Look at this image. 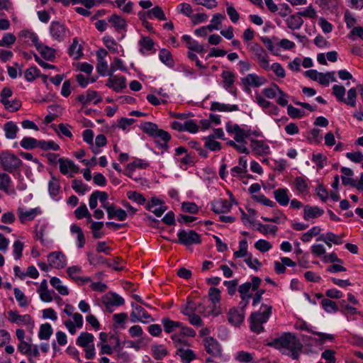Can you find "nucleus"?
Instances as JSON below:
<instances>
[{
  "label": "nucleus",
  "instance_id": "nucleus-13",
  "mask_svg": "<svg viewBox=\"0 0 363 363\" xmlns=\"http://www.w3.org/2000/svg\"><path fill=\"white\" fill-rule=\"evenodd\" d=\"M250 142V147L255 154L264 156L269 153V146L264 141L251 139Z\"/></svg>",
  "mask_w": 363,
  "mask_h": 363
},
{
  "label": "nucleus",
  "instance_id": "nucleus-40",
  "mask_svg": "<svg viewBox=\"0 0 363 363\" xmlns=\"http://www.w3.org/2000/svg\"><path fill=\"white\" fill-rule=\"evenodd\" d=\"M74 215L77 219L86 218L88 222H92L91 216L89 213L86 204H81L75 211Z\"/></svg>",
  "mask_w": 363,
  "mask_h": 363
},
{
  "label": "nucleus",
  "instance_id": "nucleus-23",
  "mask_svg": "<svg viewBox=\"0 0 363 363\" xmlns=\"http://www.w3.org/2000/svg\"><path fill=\"white\" fill-rule=\"evenodd\" d=\"M104 303L106 305V309H109V307L122 306L125 301L121 296L113 293L106 296L104 300Z\"/></svg>",
  "mask_w": 363,
  "mask_h": 363
},
{
  "label": "nucleus",
  "instance_id": "nucleus-26",
  "mask_svg": "<svg viewBox=\"0 0 363 363\" xmlns=\"http://www.w3.org/2000/svg\"><path fill=\"white\" fill-rule=\"evenodd\" d=\"M182 39L188 44V48L191 51H194L198 53H202L205 52L203 45H201L197 41L192 40L190 35H184L182 36Z\"/></svg>",
  "mask_w": 363,
  "mask_h": 363
},
{
  "label": "nucleus",
  "instance_id": "nucleus-35",
  "mask_svg": "<svg viewBox=\"0 0 363 363\" xmlns=\"http://www.w3.org/2000/svg\"><path fill=\"white\" fill-rule=\"evenodd\" d=\"M152 356L156 360H161L168 354L167 349L161 345H153L151 347Z\"/></svg>",
  "mask_w": 363,
  "mask_h": 363
},
{
  "label": "nucleus",
  "instance_id": "nucleus-7",
  "mask_svg": "<svg viewBox=\"0 0 363 363\" xmlns=\"http://www.w3.org/2000/svg\"><path fill=\"white\" fill-rule=\"evenodd\" d=\"M242 84L247 91H250V87H259L267 83L264 77L258 76L256 74H248L241 79Z\"/></svg>",
  "mask_w": 363,
  "mask_h": 363
},
{
  "label": "nucleus",
  "instance_id": "nucleus-2",
  "mask_svg": "<svg viewBox=\"0 0 363 363\" xmlns=\"http://www.w3.org/2000/svg\"><path fill=\"white\" fill-rule=\"evenodd\" d=\"M260 309L262 311L252 313L250 316V330L257 334L264 331V327L262 325L266 323L271 316L272 313V306L262 304Z\"/></svg>",
  "mask_w": 363,
  "mask_h": 363
},
{
  "label": "nucleus",
  "instance_id": "nucleus-46",
  "mask_svg": "<svg viewBox=\"0 0 363 363\" xmlns=\"http://www.w3.org/2000/svg\"><path fill=\"white\" fill-rule=\"evenodd\" d=\"M50 284L55 289H56L60 294L63 296L69 294L68 289L65 286L62 285V281L59 278L53 277L50 279Z\"/></svg>",
  "mask_w": 363,
  "mask_h": 363
},
{
  "label": "nucleus",
  "instance_id": "nucleus-16",
  "mask_svg": "<svg viewBox=\"0 0 363 363\" xmlns=\"http://www.w3.org/2000/svg\"><path fill=\"white\" fill-rule=\"evenodd\" d=\"M131 306L133 308L132 313H130L132 322L135 323L137 321H140L142 319L147 320L151 318L150 315H149L142 306L133 303H131Z\"/></svg>",
  "mask_w": 363,
  "mask_h": 363
},
{
  "label": "nucleus",
  "instance_id": "nucleus-15",
  "mask_svg": "<svg viewBox=\"0 0 363 363\" xmlns=\"http://www.w3.org/2000/svg\"><path fill=\"white\" fill-rule=\"evenodd\" d=\"M231 208L232 204L227 199H219L211 203V209L217 214L228 213Z\"/></svg>",
  "mask_w": 363,
  "mask_h": 363
},
{
  "label": "nucleus",
  "instance_id": "nucleus-10",
  "mask_svg": "<svg viewBox=\"0 0 363 363\" xmlns=\"http://www.w3.org/2000/svg\"><path fill=\"white\" fill-rule=\"evenodd\" d=\"M203 345L207 353L218 357L221 354V348L218 342L212 337H206L203 340Z\"/></svg>",
  "mask_w": 363,
  "mask_h": 363
},
{
  "label": "nucleus",
  "instance_id": "nucleus-63",
  "mask_svg": "<svg viewBox=\"0 0 363 363\" xmlns=\"http://www.w3.org/2000/svg\"><path fill=\"white\" fill-rule=\"evenodd\" d=\"M38 147L43 150H52L57 151L60 150L59 145L51 140H39Z\"/></svg>",
  "mask_w": 363,
  "mask_h": 363
},
{
  "label": "nucleus",
  "instance_id": "nucleus-45",
  "mask_svg": "<svg viewBox=\"0 0 363 363\" xmlns=\"http://www.w3.org/2000/svg\"><path fill=\"white\" fill-rule=\"evenodd\" d=\"M82 271V269L79 266H72L67 269V272L69 275V277L74 279V281H79L81 280L83 282H86L90 281V278L86 277L85 279L80 278L77 274L80 273Z\"/></svg>",
  "mask_w": 363,
  "mask_h": 363
},
{
  "label": "nucleus",
  "instance_id": "nucleus-37",
  "mask_svg": "<svg viewBox=\"0 0 363 363\" xmlns=\"http://www.w3.org/2000/svg\"><path fill=\"white\" fill-rule=\"evenodd\" d=\"M52 328L50 323L42 324L38 332V337L40 340H48L52 334Z\"/></svg>",
  "mask_w": 363,
  "mask_h": 363
},
{
  "label": "nucleus",
  "instance_id": "nucleus-33",
  "mask_svg": "<svg viewBox=\"0 0 363 363\" xmlns=\"http://www.w3.org/2000/svg\"><path fill=\"white\" fill-rule=\"evenodd\" d=\"M211 111H235L238 110V105H229L220 104L219 102H212L211 104Z\"/></svg>",
  "mask_w": 363,
  "mask_h": 363
},
{
  "label": "nucleus",
  "instance_id": "nucleus-56",
  "mask_svg": "<svg viewBox=\"0 0 363 363\" xmlns=\"http://www.w3.org/2000/svg\"><path fill=\"white\" fill-rule=\"evenodd\" d=\"M38 51L40 52L43 57L47 60L52 61L55 59V50L50 47L43 46L40 44V48Z\"/></svg>",
  "mask_w": 363,
  "mask_h": 363
},
{
  "label": "nucleus",
  "instance_id": "nucleus-53",
  "mask_svg": "<svg viewBox=\"0 0 363 363\" xmlns=\"http://www.w3.org/2000/svg\"><path fill=\"white\" fill-rule=\"evenodd\" d=\"M321 304L322 307L327 313H335L339 310L336 303L328 298H323Z\"/></svg>",
  "mask_w": 363,
  "mask_h": 363
},
{
  "label": "nucleus",
  "instance_id": "nucleus-22",
  "mask_svg": "<svg viewBox=\"0 0 363 363\" xmlns=\"http://www.w3.org/2000/svg\"><path fill=\"white\" fill-rule=\"evenodd\" d=\"M149 166V163L141 159H137L133 162L128 164L126 167V172L125 173L128 177H131L132 173L135 170L136 168L138 169H146Z\"/></svg>",
  "mask_w": 363,
  "mask_h": 363
},
{
  "label": "nucleus",
  "instance_id": "nucleus-24",
  "mask_svg": "<svg viewBox=\"0 0 363 363\" xmlns=\"http://www.w3.org/2000/svg\"><path fill=\"white\" fill-rule=\"evenodd\" d=\"M286 23L289 28L291 30H298L302 26L303 20L298 14V12H297L287 18Z\"/></svg>",
  "mask_w": 363,
  "mask_h": 363
},
{
  "label": "nucleus",
  "instance_id": "nucleus-51",
  "mask_svg": "<svg viewBox=\"0 0 363 363\" xmlns=\"http://www.w3.org/2000/svg\"><path fill=\"white\" fill-rule=\"evenodd\" d=\"M60 190V185L58 179L55 177H52L48 183L49 194L52 197L57 196Z\"/></svg>",
  "mask_w": 363,
  "mask_h": 363
},
{
  "label": "nucleus",
  "instance_id": "nucleus-3",
  "mask_svg": "<svg viewBox=\"0 0 363 363\" xmlns=\"http://www.w3.org/2000/svg\"><path fill=\"white\" fill-rule=\"evenodd\" d=\"M249 50L253 53L254 60L259 64L260 67L265 70H269V57L263 48L258 43H251L249 45Z\"/></svg>",
  "mask_w": 363,
  "mask_h": 363
},
{
  "label": "nucleus",
  "instance_id": "nucleus-9",
  "mask_svg": "<svg viewBox=\"0 0 363 363\" xmlns=\"http://www.w3.org/2000/svg\"><path fill=\"white\" fill-rule=\"evenodd\" d=\"M18 216L21 223L33 220L36 216L41 213V209L39 207L26 210L23 208H18L17 210Z\"/></svg>",
  "mask_w": 363,
  "mask_h": 363
},
{
  "label": "nucleus",
  "instance_id": "nucleus-50",
  "mask_svg": "<svg viewBox=\"0 0 363 363\" xmlns=\"http://www.w3.org/2000/svg\"><path fill=\"white\" fill-rule=\"evenodd\" d=\"M90 223V228L91 230L93 238L95 239L101 238L104 235V233L100 232V230L104 227V222H96L92 220V222Z\"/></svg>",
  "mask_w": 363,
  "mask_h": 363
},
{
  "label": "nucleus",
  "instance_id": "nucleus-61",
  "mask_svg": "<svg viewBox=\"0 0 363 363\" xmlns=\"http://www.w3.org/2000/svg\"><path fill=\"white\" fill-rule=\"evenodd\" d=\"M2 104L7 110L11 112L18 111L21 106V102L17 99L11 101L9 100H4Z\"/></svg>",
  "mask_w": 363,
  "mask_h": 363
},
{
  "label": "nucleus",
  "instance_id": "nucleus-54",
  "mask_svg": "<svg viewBox=\"0 0 363 363\" xmlns=\"http://www.w3.org/2000/svg\"><path fill=\"white\" fill-rule=\"evenodd\" d=\"M14 296L18 305L21 307H27L28 306V301L27 297L18 288H14L13 289Z\"/></svg>",
  "mask_w": 363,
  "mask_h": 363
},
{
  "label": "nucleus",
  "instance_id": "nucleus-58",
  "mask_svg": "<svg viewBox=\"0 0 363 363\" xmlns=\"http://www.w3.org/2000/svg\"><path fill=\"white\" fill-rule=\"evenodd\" d=\"M225 18V16L216 13L215 14L211 21V23L208 26V28L210 31H212L213 30H218L219 29V25L221 24V21Z\"/></svg>",
  "mask_w": 363,
  "mask_h": 363
},
{
  "label": "nucleus",
  "instance_id": "nucleus-17",
  "mask_svg": "<svg viewBox=\"0 0 363 363\" xmlns=\"http://www.w3.org/2000/svg\"><path fill=\"white\" fill-rule=\"evenodd\" d=\"M226 130L228 133H234V139L238 143L247 142L244 135V128H241L238 124L232 125L230 123L226 124Z\"/></svg>",
  "mask_w": 363,
  "mask_h": 363
},
{
  "label": "nucleus",
  "instance_id": "nucleus-28",
  "mask_svg": "<svg viewBox=\"0 0 363 363\" xmlns=\"http://www.w3.org/2000/svg\"><path fill=\"white\" fill-rule=\"evenodd\" d=\"M5 136L7 139H14L17 136L18 127L13 121H8L4 125Z\"/></svg>",
  "mask_w": 363,
  "mask_h": 363
},
{
  "label": "nucleus",
  "instance_id": "nucleus-34",
  "mask_svg": "<svg viewBox=\"0 0 363 363\" xmlns=\"http://www.w3.org/2000/svg\"><path fill=\"white\" fill-rule=\"evenodd\" d=\"M298 328L302 330H306V331L311 333L314 335H318L320 337V340H322V341H324L325 340H333V336L332 335L313 331L309 328V326L305 322L301 323L299 324V325L298 326Z\"/></svg>",
  "mask_w": 363,
  "mask_h": 363
},
{
  "label": "nucleus",
  "instance_id": "nucleus-32",
  "mask_svg": "<svg viewBox=\"0 0 363 363\" xmlns=\"http://www.w3.org/2000/svg\"><path fill=\"white\" fill-rule=\"evenodd\" d=\"M68 53L70 56L73 57L74 60H78L82 55L81 45L79 44L77 38L73 39L72 43L69 48Z\"/></svg>",
  "mask_w": 363,
  "mask_h": 363
},
{
  "label": "nucleus",
  "instance_id": "nucleus-12",
  "mask_svg": "<svg viewBox=\"0 0 363 363\" xmlns=\"http://www.w3.org/2000/svg\"><path fill=\"white\" fill-rule=\"evenodd\" d=\"M125 81V77H118L113 74L110 76L106 85L114 91L120 92L126 87Z\"/></svg>",
  "mask_w": 363,
  "mask_h": 363
},
{
  "label": "nucleus",
  "instance_id": "nucleus-1",
  "mask_svg": "<svg viewBox=\"0 0 363 363\" xmlns=\"http://www.w3.org/2000/svg\"><path fill=\"white\" fill-rule=\"evenodd\" d=\"M267 345L279 350L282 354L298 359L303 349L300 340L292 333H284L274 338Z\"/></svg>",
  "mask_w": 363,
  "mask_h": 363
},
{
  "label": "nucleus",
  "instance_id": "nucleus-14",
  "mask_svg": "<svg viewBox=\"0 0 363 363\" xmlns=\"http://www.w3.org/2000/svg\"><path fill=\"white\" fill-rule=\"evenodd\" d=\"M245 311L238 308H233L230 309L228 313V320L233 325L238 326L244 320Z\"/></svg>",
  "mask_w": 363,
  "mask_h": 363
},
{
  "label": "nucleus",
  "instance_id": "nucleus-42",
  "mask_svg": "<svg viewBox=\"0 0 363 363\" xmlns=\"http://www.w3.org/2000/svg\"><path fill=\"white\" fill-rule=\"evenodd\" d=\"M140 128L149 136L154 138L157 131L160 129L158 126L152 122H145L141 124Z\"/></svg>",
  "mask_w": 363,
  "mask_h": 363
},
{
  "label": "nucleus",
  "instance_id": "nucleus-18",
  "mask_svg": "<svg viewBox=\"0 0 363 363\" xmlns=\"http://www.w3.org/2000/svg\"><path fill=\"white\" fill-rule=\"evenodd\" d=\"M58 163L60 164V171L62 174H67L69 170L73 173H77L79 172V167L75 165L74 162L71 160L60 158Z\"/></svg>",
  "mask_w": 363,
  "mask_h": 363
},
{
  "label": "nucleus",
  "instance_id": "nucleus-49",
  "mask_svg": "<svg viewBox=\"0 0 363 363\" xmlns=\"http://www.w3.org/2000/svg\"><path fill=\"white\" fill-rule=\"evenodd\" d=\"M20 35L22 38L30 39L35 46L36 49L38 50H40V43L39 42L38 35L35 33L28 30H24L21 32Z\"/></svg>",
  "mask_w": 363,
  "mask_h": 363
},
{
  "label": "nucleus",
  "instance_id": "nucleus-25",
  "mask_svg": "<svg viewBox=\"0 0 363 363\" xmlns=\"http://www.w3.org/2000/svg\"><path fill=\"white\" fill-rule=\"evenodd\" d=\"M108 219L117 218L119 220L123 221L126 219L127 213L122 208H116V206L113 204L106 211Z\"/></svg>",
  "mask_w": 363,
  "mask_h": 363
},
{
  "label": "nucleus",
  "instance_id": "nucleus-20",
  "mask_svg": "<svg viewBox=\"0 0 363 363\" xmlns=\"http://www.w3.org/2000/svg\"><path fill=\"white\" fill-rule=\"evenodd\" d=\"M288 193L289 190L286 188H279L274 191V199L279 205L283 206L288 205L290 201Z\"/></svg>",
  "mask_w": 363,
  "mask_h": 363
},
{
  "label": "nucleus",
  "instance_id": "nucleus-36",
  "mask_svg": "<svg viewBox=\"0 0 363 363\" xmlns=\"http://www.w3.org/2000/svg\"><path fill=\"white\" fill-rule=\"evenodd\" d=\"M221 77L223 78V87L228 90L230 89L235 82V75L230 71L224 70L222 72Z\"/></svg>",
  "mask_w": 363,
  "mask_h": 363
},
{
  "label": "nucleus",
  "instance_id": "nucleus-64",
  "mask_svg": "<svg viewBox=\"0 0 363 363\" xmlns=\"http://www.w3.org/2000/svg\"><path fill=\"white\" fill-rule=\"evenodd\" d=\"M40 71L36 67H30L25 71V78L28 82L34 81L39 77Z\"/></svg>",
  "mask_w": 363,
  "mask_h": 363
},
{
  "label": "nucleus",
  "instance_id": "nucleus-57",
  "mask_svg": "<svg viewBox=\"0 0 363 363\" xmlns=\"http://www.w3.org/2000/svg\"><path fill=\"white\" fill-rule=\"evenodd\" d=\"M16 38L13 34L6 33L4 35L2 39L0 40V47L10 48L16 42Z\"/></svg>",
  "mask_w": 363,
  "mask_h": 363
},
{
  "label": "nucleus",
  "instance_id": "nucleus-41",
  "mask_svg": "<svg viewBox=\"0 0 363 363\" xmlns=\"http://www.w3.org/2000/svg\"><path fill=\"white\" fill-rule=\"evenodd\" d=\"M70 231L72 233L77 234V241H78L77 246H78V247L79 248L83 247L85 244V237H84V235L83 233L82 228L79 226H78L77 225L73 224L70 227Z\"/></svg>",
  "mask_w": 363,
  "mask_h": 363
},
{
  "label": "nucleus",
  "instance_id": "nucleus-43",
  "mask_svg": "<svg viewBox=\"0 0 363 363\" xmlns=\"http://www.w3.org/2000/svg\"><path fill=\"white\" fill-rule=\"evenodd\" d=\"M203 140H205L204 147L207 149L213 152L219 151L221 149L220 143L216 141L213 136L205 137Z\"/></svg>",
  "mask_w": 363,
  "mask_h": 363
},
{
  "label": "nucleus",
  "instance_id": "nucleus-6",
  "mask_svg": "<svg viewBox=\"0 0 363 363\" xmlns=\"http://www.w3.org/2000/svg\"><path fill=\"white\" fill-rule=\"evenodd\" d=\"M178 242L180 244L189 246L201 243L200 235L194 230L186 231L181 230L178 233Z\"/></svg>",
  "mask_w": 363,
  "mask_h": 363
},
{
  "label": "nucleus",
  "instance_id": "nucleus-47",
  "mask_svg": "<svg viewBox=\"0 0 363 363\" xmlns=\"http://www.w3.org/2000/svg\"><path fill=\"white\" fill-rule=\"evenodd\" d=\"M147 16L149 18L155 17L160 21L166 20V16L162 8L159 6H156L151 10L147 11Z\"/></svg>",
  "mask_w": 363,
  "mask_h": 363
},
{
  "label": "nucleus",
  "instance_id": "nucleus-5",
  "mask_svg": "<svg viewBox=\"0 0 363 363\" xmlns=\"http://www.w3.org/2000/svg\"><path fill=\"white\" fill-rule=\"evenodd\" d=\"M1 164L5 171L11 173L21 166L22 161L14 154L4 152Z\"/></svg>",
  "mask_w": 363,
  "mask_h": 363
},
{
  "label": "nucleus",
  "instance_id": "nucleus-38",
  "mask_svg": "<svg viewBox=\"0 0 363 363\" xmlns=\"http://www.w3.org/2000/svg\"><path fill=\"white\" fill-rule=\"evenodd\" d=\"M108 22L112 23L117 30L124 29L126 26L125 20L116 14L111 16L108 18Z\"/></svg>",
  "mask_w": 363,
  "mask_h": 363
},
{
  "label": "nucleus",
  "instance_id": "nucleus-29",
  "mask_svg": "<svg viewBox=\"0 0 363 363\" xmlns=\"http://www.w3.org/2000/svg\"><path fill=\"white\" fill-rule=\"evenodd\" d=\"M161 322L164 327V330L167 333H171L175 330L177 328L182 327V323L178 321H173L169 318L165 317L161 320Z\"/></svg>",
  "mask_w": 363,
  "mask_h": 363
},
{
  "label": "nucleus",
  "instance_id": "nucleus-59",
  "mask_svg": "<svg viewBox=\"0 0 363 363\" xmlns=\"http://www.w3.org/2000/svg\"><path fill=\"white\" fill-rule=\"evenodd\" d=\"M127 196L130 200H131L140 205L145 204V201H146L145 198L141 194L138 193L136 191H128Z\"/></svg>",
  "mask_w": 363,
  "mask_h": 363
},
{
  "label": "nucleus",
  "instance_id": "nucleus-27",
  "mask_svg": "<svg viewBox=\"0 0 363 363\" xmlns=\"http://www.w3.org/2000/svg\"><path fill=\"white\" fill-rule=\"evenodd\" d=\"M138 43L140 47V52L143 55H145L147 52L154 50L155 43L150 37H143Z\"/></svg>",
  "mask_w": 363,
  "mask_h": 363
},
{
  "label": "nucleus",
  "instance_id": "nucleus-31",
  "mask_svg": "<svg viewBox=\"0 0 363 363\" xmlns=\"http://www.w3.org/2000/svg\"><path fill=\"white\" fill-rule=\"evenodd\" d=\"M159 58L160 61L169 67H173L174 62L171 52L165 49H161L159 53Z\"/></svg>",
  "mask_w": 363,
  "mask_h": 363
},
{
  "label": "nucleus",
  "instance_id": "nucleus-11",
  "mask_svg": "<svg viewBox=\"0 0 363 363\" xmlns=\"http://www.w3.org/2000/svg\"><path fill=\"white\" fill-rule=\"evenodd\" d=\"M49 264L52 267L62 269L66 265L65 256L60 252H53L48 256Z\"/></svg>",
  "mask_w": 363,
  "mask_h": 363
},
{
  "label": "nucleus",
  "instance_id": "nucleus-8",
  "mask_svg": "<svg viewBox=\"0 0 363 363\" xmlns=\"http://www.w3.org/2000/svg\"><path fill=\"white\" fill-rule=\"evenodd\" d=\"M67 28L58 21H52L50 26L51 36L57 41H62L66 35Z\"/></svg>",
  "mask_w": 363,
  "mask_h": 363
},
{
  "label": "nucleus",
  "instance_id": "nucleus-30",
  "mask_svg": "<svg viewBox=\"0 0 363 363\" xmlns=\"http://www.w3.org/2000/svg\"><path fill=\"white\" fill-rule=\"evenodd\" d=\"M94 337L92 334L83 332L81 333L78 338L77 339V345L82 347H87L90 343H92L94 341Z\"/></svg>",
  "mask_w": 363,
  "mask_h": 363
},
{
  "label": "nucleus",
  "instance_id": "nucleus-21",
  "mask_svg": "<svg viewBox=\"0 0 363 363\" xmlns=\"http://www.w3.org/2000/svg\"><path fill=\"white\" fill-rule=\"evenodd\" d=\"M344 235H337L333 233H328L325 235H322L317 240L324 242L328 246L331 247V242L335 245H340L342 243V237Z\"/></svg>",
  "mask_w": 363,
  "mask_h": 363
},
{
  "label": "nucleus",
  "instance_id": "nucleus-19",
  "mask_svg": "<svg viewBox=\"0 0 363 363\" xmlns=\"http://www.w3.org/2000/svg\"><path fill=\"white\" fill-rule=\"evenodd\" d=\"M324 213V211L318 206H311L306 205L303 209V218L308 220L311 218H315L321 216Z\"/></svg>",
  "mask_w": 363,
  "mask_h": 363
},
{
  "label": "nucleus",
  "instance_id": "nucleus-39",
  "mask_svg": "<svg viewBox=\"0 0 363 363\" xmlns=\"http://www.w3.org/2000/svg\"><path fill=\"white\" fill-rule=\"evenodd\" d=\"M294 186L299 193H306L308 189V179L303 177H297L294 180Z\"/></svg>",
  "mask_w": 363,
  "mask_h": 363
},
{
  "label": "nucleus",
  "instance_id": "nucleus-48",
  "mask_svg": "<svg viewBox=\"0 0 363 363\" xmlns=\"http://www.w3.org/2000/svg\"><path fill=\"white\" fill-rule=\"evenodd\" d=\"M178 354H179L183 363H190L196 358V355L191 350L179 349Z\"/></svg>",
  "mask_w": 363,
  "mask_h": 363
},
{
  "label": "nucleus",
  "instance_id": "nucleus-55",
  "mask_svg": "<svg viewBox=\"0 0 363 363\" xmlns=\"http://www.w3.org/2000/svg\"><path fill=\"white\" fill-rule=\"evenodd\" d=\"M247 246V242L245 239L240 240L239 242V250L234 252V257L235 258L247 257L249 255Z\"/></svg>",
  "mask_w": 363,
  "mask_h": 363
},
{
  "label": "nucleus",
  "instance_id": "nucleus-62",
  "mask_svg": "<svg viewBox=\"0 0 363 363\" xmlns=\"http://www.w3.org/2000/svg\"><path fill=\"white\" fill-rule=\"evenodd\" d=\"M103 42L106 47L114 53L118 52V45L115 40L110 36H104L103 38Z\"/></svg>",
  "mask_w": 363,
  "mask_h": 363
},
{
  "label": "nucleus",
  "instance_id": "nucleus-4",
  "mask_svg": "<svg viewBox=\"0 0 363 363\" xmlns=\"http://www.w3.org/2000/svg\"><path fill=\"white\" fill-rule=\"evenodd\" d=\"M8 320L11 323L25 325L29 329L34 327V320L29 314L20 315L17 311H9L8 312Z\"/></svg>",
  "mask_w": 363,
  "mask_h": 363
},
{
  "label": "nucleus",
  "instance_id": "nucleus-60",
  "mask_svg": "<svg viewBox=\"0 0 363 363\" xmlns=\"http://www.w3.org/2000/svg\"><path fill=\"white\" fill-rule=\"evenodd\" d=\"M46 228L47 225L45 223H43L41 225L38 223L35 226V236L38 239L40 240L41 243L44 245H47V244L48 243V242L43 238Z\"/></svg>",
  "mask_w": 363,
  "mask_h": 363
},
{
  "label": "nucleus",
  "instance_id": "nucleus-44",
  "mask_svg": "<svg viewBox=\"0 0 363 363\" xmlns=\"http://www.w3.org/2000/svg\"><path fill=\"white\" fill-rule=\"evenodd\" d=\"M262 42L264 44L266 48L274 55H278L279 49L276 48L274 45L273 40L274 41H277L278 38L276 37H273L272 40L269 38L267 36L261 37Z\"/></svg>",
  "mask_w": 363,
  "mask_h": 363
},
{
  "label": "nucleus",
  "instance_id": "nucleus-52",
  "mask_svg": "<svg viewBox=\"0 0 363 363\" xmlns=\"http://www.w3.org/2000/svg\"><path fill=\"white\" fill-rule=\"evenodd\" d=\"M39 140L30 137H26L20 143L21 146L26 150H32L38 147Z\"/></svg>",
  "mask_w": 363,
  "mask_h": 363
}]
</instances>
